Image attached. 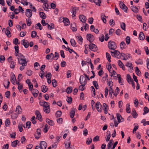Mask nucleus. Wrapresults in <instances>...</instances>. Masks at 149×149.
Wrapping results in <instances>:
<instances>
[{
    "label": "nucleus",
    "mask_w": 149,
    "mask_h": 149,
    "mask_svg": "<svg viewBox=\"0 0 149 149\" xmlns=\"http://www.w3.org/2000/svg\"><path fill=\"white\" fill-rule=\"evenodd\" d=\"M47 146V144L46 142L42 141L40 142V146H36L35 149H46Z\"/></svg>",
    "instance_id": "1"
},
{
    "label": "nucleus",
    "mask_w": 149,
    "mask_h": 149,
    "mask_svg": "<svg viewBox=\"0 0 149 149\" xmlns=\"http://www.w3.org/2000/svg\"><path fill=\"white\" fill-rule=\"evenodd\" d=\"M108 47L110 49L114 50L116 48L117 45L115 42L110 41L108 42Z\"/></svg>",
    "instance_id": "2"
},
{
    "label": "nucleus",
    "mask_w": 149,
    "mask_h": 149,
    "mask_svg": "<svg viewBox=\"0 0 149 149\" xmlns=\"http://www.w3.org/2000/svg\"><path fill=\"white\" fill-rule=\"evenodd\" d=\"M111 56L113 57H115L118 58H120V52L118 51L115 50L114 52H111Z\"/></svg>",
    "instance_id": "3"
},
{
    "label": "nucleus",
    "mask_w": 149,
    "mask_h": 149,
    "mask_svg": "<svg viewBox=\"0 0 149 149\" xmlns=\"http://www.w3.org/2000/svg\"><path fill=\"white\" fill-rule=\"evenodd\" d=\"M18 63L20 65H26L28 61H26L25 58L19 59L18 57L17 58Z\"/></svg>",
    "instance_id": "4"
},
{
    "label": "nucleus",
    "mask_w": 149,
    "mask_h": 149,
    "mask_svg": "<svg viewBox=\"0 0 149 149\" xmlns=\"http://www.w3.org/2000/svg\"><path fill=\"white\" fill-rule=\"evenodd\" d=\"M89 46V49L93 52H96L97 50V46L94 44L90 43Z\"/></svg>",
    "instance_id": "5"
},
{
    "label": "nucleus",
    "mask_w": 149,
    "mask_h": 149,
    "mask_svg": "<svg viewBox=\"0 0 149 149\" xmlns=\"http://www.w3.org/2000/svg\"><path fill=\"white\" fill-rule=\"evenodd\" d=\"M79 82L81 84L86 85L87 83L86 78L83 75L81 76L79 79Z\"/></svg>",
    "instance_id": "6"
},
{
    "label": "nucleus",
    "mask_w": 149,
    "mask_h": 149,
    "mask_svg": "<svg viewBox=\"0 0 149 149\" xmlns=\"http://www.w3.org/2000/svg\"><path fill=\"white\" fill-rule=\"evenodd\" d=\"M86 37L87 40H89L91 43L93 42L94 40V37L91 34H87L86 35Z\"/></svg>",
    "instance_id": "7"
},
{
    "label": "nucleus",
    "mask_w": 149,
    "mask_h": 149,
    "mask_svg": "<svg viewBox=\"0 0 149 149\" xmlns=\"http://www.w3.org/2000/svg\"><path fill=\"white\" fill-rule=\"evenodd\" d=\"M120 8L121 9H122L124 12L127 13V7L122 2L120 1Z\"/></svg>",
    "instance_id": "8"
},
{
    "label": "nucleus",
    "mask_w": 149,
    "mask_h": 149,
    "mask_svg": "<svg viewBox=\"0 0 149 149\" xmlns=\"http://www.w3.org/2000/svg\"><path fill=\"white\" fill-rule=\"evenodd\" d=\"M40 105L42 106L45 107H49V105H50L49 103L46 102L44 101H40L39 102Z\"/></svg>",
    "instance_id": "9"
},
{
    "label": "nucleus",
    "mask_w": 149,
    "mask_h": 149,
    "mask_svg": "<svg viewBox=\"0 0 149 149\" xmlns=\"http://www.w3.org/2000/svg\"><path fill=\"white\" fill-rule=\"evenodd\" d=\"M95 107L98 111L99 112H101L102 111L101 108L102 107V106L99 102H96Z\"/></svg>",
    "instance_id": "10"
},
{
    "label": "nucleus",
    "mask_w": 149,
    "mask_h": 149,
    "mask_svg": "<svg viewBox=\"0 0 149 149\" xmlns=\"http://www.w3.org/2000/svg\"><path fill=\"white\" fill-rule=\"evenodd\" d=\"M79 19L82 23H85L86 20V18L85 16L83 15H80L79 16Z\"/></svg>",
    "instance_id": "11"
},
{
    "label": "nucleus",
    "mask_w": 149,
    "mask_h": 149,
    "mask_svg": "<svg viewBox=\"0 0 149 149\" xmlns=\"http://www.w3.org/2000/svg\"><path fill=\"white\" fill-rule=\"evenodd\" d=\"M16 80V79L14 74L13 73H12L11 76L10 81L12 84L14 85L15 84V81Z\"/></svg>",
    "instance_id": "12"
},
{
    "label": "nucleus",
    "mask_w": 149,
    "mask_h": 149,
    "mask_svg": "<svg viewBox=\"0 0 149 149\" xmlns=\"http://www.w3.org/2000/svg\"><path fill=\"white\" fill-rule=\"evenodd\" d=\"M26 15L28 17H30L32 15V13L31 10L29 9H27L26 10Z\"/></svg>",
    "instance_id": "13"
},
{
    "label": "nucleus",
    "mask_w": 149,
    "mask_h": 149,
    "mask_svg": "<svg viewBox=\"0 0 149 149\" xmlns=\"http://www.w3.org/2000/svg\"><path fill=\"white\" fill-rule=\"evenodd\" d=\"M36 132H37L38 136H37V135H36V134L35 135V138L36 139H38L39 138L40 136V135L41 134V131L40 129L38 128Z\"/></svg>",
    "instance_id": "14"
},
{
    "label": "nucleus",
    "mask_w": 149,
    "mask_h": 149,
    "mask_svg": "<svg viewBox=\"0 0 149 149\" xmlns=\"http://www.w3.org/2000/svg\"><path fill=\"white\" fill-rule=\"evenodd\" d=\"M31 92L34 97H36L38 96L39 92L37 90L34 89Z\"/></svg>",
    "instance_id": "15"
},
{
    "label": "nucleus",
    "mask_w": 149,
    "mask_h": 149,
    "mask_svg": "<svg viewBox=\"0 0 149 149\" xmlns=\"http://www.w3.org/2000/svg\"><path fill=\"white\" fill-rule=\"evenodd\" d=\"M22 41V44L25 48H27L29 46V43L28 42L24 39Z\"/></svg>",
    "instance_id": "16"
},
{
    "label": "nucleus",
    "mask_w": 149,
    "mask_h": 149,
    "mask_svg": "<svg viewBox=\"0 0 149 149\" xmlns=\"http://www.w3.org/2000/svg\"><path fill=\"white\" fill-rule=\"evenodd\" d=\"M75 109L73 108L70 112V115L71 118H73L75 113Z\"/></svg>",
    "instance_id": "17"
},
{
    "label": "nucleus",
    "mask_w": 149,
    "mask_h": 149,
    "mask_svg": "<svg viewBox=\"0 0 149 149\" xmlns=\"http://www.w3.org/2000/svg\"><path fill=\"white\" fill-rule=\"evenodd\" d=\"M139 38L140 40H143L145 39V37L144 33L142 32H141L140 33Z\"/></svg>",
    "instance_id": "18"
},
{
    "label": "nucleus",
    "mask_w": 149,
    "mask_h": 149,
    "mask_svg": "<svg viewBox=\"0 0 149 149\" xmlns=\"http://www.w3.org/2000/svg\"><path fill=\"white\" fill-rule=\"evenodd\" d=\"M16 112L18 114H20L22 112V109L19 105H18L16 107Z\"/></svg>",
    "instance_id": "19"
},
{
    "label": "nucleus",
    "mask_w": 149,
    "mask_h": 149,
    "mask_svg": "<svg viewBox=\"0 0 149 149\" xmlns=\"http://www.w3.org/2000/svg\"><path fill=\"white\" fill-rule=\"evenodd\" d=\"M120 48L122 49L126 48V45L124 41L121 42L120 44Z\"/></svg>",
    "instance_id": "20"
},
{
    "label": "nucleus",
    "mask_w": 149,
    "mask_h": 149,
    "mask_svg": "<svg viewBox=\"0 0 149 149\" xmlns=\"http://www.w3.org/2000/svg\"><path fill=\"white\" fill-rule=\"evenodd\" d=\"M63 22L65 26H68L70 24V21L69 19L67 18H65L64 19H63Z\"/></svg>",
    "instance_id": "21"
},
{
    "label": "nucleus",
    "mask_w": 149,
    "mask_h": 149,
    "mask_svg": "<svg viewBox=\"0 0 149 149\" xmlns=\"http://www.w3.org/2000/svg\"><path fill=\"white\" fill-rule=\"evenodd\" d=\"M46 121L47 123L51 126H53L54 125L53 121L50 120L48 118L46 119Z\"/></svg>",
    "instance_id": "22"
},
{
    "label": "nucleus",
    "mask_w": 149,
    "mask_h": 149,
    "mask_svg": "<svg viewBox=\"0 0 149 149\" xmlns=\"http://www.w3.org/2000/svg\"><path fill=\"white\" fill-rule=\"evenodd\" d=\"M19 143V141L17 140L15 141L12 143L11 146L13 147H15L16 146L17 144Z\"/></svg>",
    "instance_id": "23"
},
{
    "label": "nucleus",
    "mask_w": 149,
    "mask_h": 149,
    "mask_svg": "<svg viewBox=\"0 0 149 149\" xmlns=\"http://www.w3.org/2000/svg\"><path fill=\"white\" fill-rule=\"evenodd\" d=\"M41 91L44 93L46 92L47 91L48 88L47 86L42 85L41 87Z\"/></svg>",
    "instance_id": "24"
},
{
    "label": "nucleus",
    "mask_w": 149,
    "mask_h": 149,
    "mask_svg": "<svg viewBox=\"0 0 149 149\" xmlns=\"http://www.w3.org/2000/svg\"><path fill=\"white\" fill-rule=\"evenodd\" d=\"M131 8L132 10L135 13H137L138 12V8L134 6H132L131 7Z\"/></svg>",
    "instance_id": "25"
},
{
    "label": "nucleus",
    "mask_w": 149,
    "mask_h": 149,
    "mask_svg": "<svg viewBox=\"0 0 149 149\" xmlns=\"http://www.w3.org/2000/svg\"><path fill=\"white\" fill-rule=\"evenodd\" d=\"M103 106L104 107V113L106 114L107 113V108H108V106L106 103H103Z\"/></svg>",
    "instance_id": "26"
},
{
    "label": "nucleus",
    "mask_w": 149,
    "mask_h": 149,
    "mask_svg": "<svg viewBox=\"0 0 149 149\" xmlns=\"http://www.w3.org/2000/svg\"><path fill=\"white\" fill-rule=\"evenodd\" d=\"M105 17H106L104 14H102L101 19L103 22L105 24L107 22V20Z\"/></svg>",
    "instance_id": "27"
},
{
    "label": "nucleus",
    "mask_w": 149,
    "mask_h": 149,
    "mask_svg": "<svg viewBox=\"0 0 149 149\" xmlns=\"http://www.w3.org/2000/svg\"><path fill=\"white\" fill-rule=\"evenodd\" d=\"M77 38L78 40V41L79 44H81L82 43V41L83 40V39L81 36H77Z\"/></svg>",
    "instance_id": "28"
},
{
    "label": "nucleus",
    "mask_w": 149,
    "mask_h": 149,
    "mask_svg": "<svg viewBox=\"0 0 149 149\" xmlns=\"http://www.w3.org/2000/svg\"><path fill=\"white\" fill-rule=\"evenodd\" d=\"M91 2H94L98 6H100V3H101L100 0H92V1H90Z\"/></svg>",
    "instance_id": "29"
},
{
    "label": "nucleus",
    "mask_w": 149,
    "mask_h": 149,
    "mask_svg": "<svg viewBox=\"0 0 149 149\" xmlns=\"http://www.w3.org/2000/svg\"><path fill=\"white\" fill-rule=\"evenodd\" d=\"M127 82H128L129 84H130V83L133 80L132 79L130 75L129 74H127Z\"/></svg>",
    "instance_id": "30"
},
{
    "label": "nucleus",
    "mask_w": 149,
    "mask_h": 149,
    "mask_svg": "<svg viewBox=\"0 0 149 149\" xmlns=\"http://www.w3.org/2000/svg\"><path fill=\"white\" fill-rule=\"evenodd\" d=\"M50 105H49V107H44L43 109L44 111L45 112L47 113H49L50 112Z\"/></svg>",
    "instance_id": "31"
},
{
    "label": "nucleus",
    "mask_w": 149,
    "mask_h": 149,
    "mask_svg": "<svg viewBox=\"0 0 149 149\" xmlns=\"http://www.w3.org/2000/svg\"><path fill=\"white\" fill-rule=\"evenodd\" d=\"M40 17L43 19H45L46 18V16L45 14L43 12H40L39 13Z\"/></svg>",
    "instance_id": "32"
},
{
    "label": "nucleus",
    "mask_w": 149,
    "mask_h": 149,
    "mask_svg": "<svg viewBox=\"0 0 149 149\" xmlns=\"http://www.w3.org/2000/svg\"><path fill=\"white\" fill-rule=\"evenodd\" d=\"M109 95L110 97L112 98L113 96H112V93H114L113 90L112 89L111 87L109 88Z\"/></svg>",
    "instance_id": "33"
},
{
    "label": "nucleus",
    "mask_w": 149,
    "mask_h": 149,
    "mask_svg": "<svg viewBox=\"0 0 149 149\" xmlns=\"http://www.w3.org/2000/svg\"><path fill=\"white\" fill-rule=\"evenodd\" d=\"M71 29L73 31H76L77 29L76 28L75 23H74L73 24H71Z\"/></svg>",
    "instance_id": "34"
},
{
    "label": "nucleus",
    "mask_w": 149,
    "mask_h": 149,
    "mask_svg": "<svg viewBox=\"0 0 149 149\" xmlns=\"http://www.w3.org/2000/svg\"><path fill=\"white\" fill-rule=\"evenodd\" d=\"M117 76L118 77L119 83L121 85H123V84L122 81V78L120 75V74H117Z\"/></svg>",
    "instance_id": "35"
},
{
    "label": "nucleus",
    "mask_w": 149,
    "mask_h": 149,
    "mask_svg": "<svg viewBox=\"0 0 149 149\" xmlns=\"http://www.w3.org/2000/svg\"><path fill=\"white\" fill-rule=\"evenodd\" d=\"M132 115L133 116V118H136L138 116V114L134 109L132 110Z\"/></svg>",
    "instance_id": "36"
},
{
    "label": "nucleus",
    "mask_w": 149,
    "mask_h": 149,
    "mask_svg": "<svg viewBox=\"0 0 149 149\" xmlns=\"http://www.w3.org/2000/svg\"><path fill=\"white\" fill-rule=\"evenodd\" d=\"M10 68L13 69L15 67V62L14 61H11L10 62Z\"/></svg>",
    "instance_id": "37"
},
{
    "label": "nucleus",
    "mask_w": 149,
    "mask_h": 149,
    "mask_svg": "<svg viewBox=\"0 0 149 149\" xmlns=\"http://www.w3.org/2000/svg\"><path fill=\"white\" fill-rule=\"evenodd\" d=\"M10 83V82L8 80L5 81V82L4 84V86L5 88H8L9 87Z\"/></svg>",
    "instance_id": "38"
},
{
    "label": "nucleus",
    "mask_w": 149,
    "mask_h": 149,
    "mask_svg": "<svg viewBox=\"0 0 149 149\" xmlns=\"http://www.w3.org/2000/svg\"><path fill=\"white\" fill-rule=\"evenodd\" d=\"M132 63H129V62L127 63L125 65V66H126L130 68V71H131L133 70V67H132L131 68V67L132 66Z\"/></svg>",
    "instance_id": "39"
},
{
    "label": "nucleus",
    "mask_w": 149,
    "mask_h": 149,
    "mask_svg": "<svg viewBox=\"0 0 149 149\" xmlns=\"http://www.w3.org/2000/svg\"><path fill=\"white\" fill-rule=\"evenodd\" d=\"M72 91V87H68L66 89V92L68 93H71Z\"/></svg>",
    "instance_id": "40"
},
{
    "label": "nucleus",
    "mask_w": 149,
    "mask_h": 149,
    "mask_svg": "<svg viewBox=\"0 0 149 149\" xmlns=\"http://www.w3.org/2000/svg\"><path fill=\"white\" fill-rule=\"evenodd\" d=\"M130 104H128L126 105V111L127 113H130Z\"/></svg>",
    "instance_id": "41"
},
{
    "label": "nucleus",
    "mask_w": 149,
    "mask_h": 149,
    "mask_svg": "<svg viewBox=\"0 0 149 149\" xmlns=\"http://www.w3.org/2000/svg\"><path fill=\"white\" fill-rule=\"evenodd\" d=\"M71 143L70 141L65 143V147L66 149H68L70 147V145Z\"/></svg>",
    "instance_id": "42"
},
{
    "label": "nucleus",
    "mask_w": 149,
    "mask_h": 149,
    "mask_svg": "<svg viewBox=\"0 0 149 149\" xmlns=\"http://www.w3.org/2000/svg\"><path fill=\"white\" fill-rule=\"evenodd\" d=\"M62 112L61 111H58L56 113V117H60L61 115Z\"/></svg>",
    "instance_id": "43"
},
{
    "label": "nucleus",
    "mask_w": 149,
    "mask_h": 149,
    "mask_svg": "<svg viewBox=\"0 0 149 149\" xmlns=\"http://www.w3.org/2000/svg\"><path fill=\"white\" fill-rule=\"evenodd\" d=\"M143 111L144 113H143V114L144 115L149 112V109L147 107H145L144 108Z\"/></svg>",
    "instance_id": "44"
},
{
    "label": "nucleus",
    "mask_w": 149,
    "mask_h": 149,
    "mask_svg": "<svg viewBox=\"0 0 149 149\" xmlns=\"http://www.w3.org/2000/svg\"><path fill=\"white\" fill-rule=\"evenodd\" d=\"M70 43L71 45L73 47H75L76 43L74 40L73 39H71L70 40Z\"/></svg>",
    "instance_id": "45"
},
{
    "label": "nucleus",
    "mask_w": 149,
    "mask_h": 149,
    "mask_svg": "<svg viewBox=\"0 0 149 149\" xmlns=\"http://www.w3.org/2000/svg\"><path fill=\"white\" fill-rule=\"evenodd\" d=\"M93 84L95 87L96 89L98 88L99 86L97 84V82L96 81H93Z\"/></svg>",
    "instance_id": "46"
},
{
    "label": "nucleus",
    "mask_w": 149,
    "mask_h": 149,
    "mask_svg": "<svg viewBox=\"0 0 149 149\" xmlns=\"http://www.w3.org/2000/svg\"><path fill=\"white\" fill-rule=\"evenodd\" d=\"M121 28L124 31H125V24L124 22L120 23Z\"/></svg>",
    "instance_id": "47"
},
{
    "label": "nucleus",
    "mask_w": 149,
    "mask_h": 149,
    "mask_svg": "<svg viewBox=\"0 0 149 149\" xmlns=\"http://www.w3.org/2000/svg\"><path fill=\"white\" fill-rule=\"evenodd\" d=\"M18 116V115L16 113H13L11 115V117L13 119H16L17 117Z\"/></svg>",
    "instance_id": "48"
},
{
    "label": "nucleus",
    "mask_w": 149,
    "mask_h": 149,
    "mask_svg": "<svg viewBox=\"0 0 149 149\" xmlns=\"http://www.w3.org/2000/svg\"><path fill=\"white\" fill-rule=\"evenodd\" d=\"M31 20L29 18L26 19V22L27 24V25L28 26H30L31 24Z\"/></svg>",
    "instance_id": "49"
},
{
    "label": "nucleus",
    "mask_w": 149,
    "mask_h": 149,
    "mask_svg": "<svg viewBox=\"0 0 149 149\" xmlns=\"http://www.w3.org/2000/svg\"><path fill=\"white\" fill-rule=\"evenodd\" d=\"M125 41L127 44L129 45L130 44V38L129 36L126 37L125 38Z\"/></svg>",
    "instance_id": "50"
},
{
    "label": "nucleus",
    "mask_w": 149,
    "mask_h": 149,
    "mask_svg": "<svg viewBox=\"0 0 149 149\" xmlns=\"http://www.w3.org/2000/svg\"><path fill=\"white\" fill-rule=\"evenodd\" d=\"M78 9V8L76 7H73L72 8V14H76V10Z\"/></svg>",
    "instance_id": "51"
},
{
    "label": "nucleus",
    "mask_w": 149,
    "mask_h": 149,
    "mask_svg": "<svg viewBox=\"0 0 149 149\" xmlns=\"http://www.w3.org/2000/svg\"><path fill=\"white\" fill-rule=\"evenodd\" d=\"M54 57V55L52 53H51L49 54H48L46 55V58L47 59H49V57H52V58H53Z\"/></svg>",
    "instance_id": "52"
},
{
    "label": "nucleus",
    "mask_w": 149,
    "mask_h": 149,
    "mask_svg": "<svg viewBox=\"0 0 149 149\" xmlns=\"http://www.w3.org/2000/svg\"><path fill=\"white\" fill-rule=\"evenodd\" d=\"M135 72L136 74L139 76L141 75V72H140L139 69L137 67H136Z\"/></svg>",
    "instance_id": "53"
},
{
    "label": "nucleus",
    "mask_w": 149,
    "mask_h": 149,
    "mask_svg": "<svg viewBox=\"0 0 149 149\" xmlns=\"http://www.w3.org/2000/svg\"><path fill=\"white\" fill-rule=\"evenodd\" d=\"M10 121L9 119H7L5 122V125L6 127H7L10 124Z\"/></svg>",
    "instance_id": "54"
},
{
    "label": "nucleus",
    "mask_w": 149,
    "mask_h": 149,
    "mask_svg": "<svg viewBox=\"0 0 149 149\" xmlns=\"http://www.w3.org/2000/svg\"><path fill=\"white\" fill-rule=\"evenodd\" d=\"M117 119L119 123H120L121 122L120 118H122V116L119 113H117L116 114Z\"/></svg>",
    "instance_id": "55"
},
{
    "label": "nucleus",
    "mask_w": 149,
    "mask_h": 149,
    "mask_svg": "<svg viewBox=\"0 0 149 149\" xmlns=\"http://www.w3.org/2000/svg\"><path fill=\"white\" fill-rule=\"evenodd\" d=\"M81 85L79 87V90H81V91H83L84 89L85 86V85L84 84H81Z\"/></svg>",
    "instance_id": "56"
},
{
    "label": "nucleus",
    "mask_w": 149,
    "mask_h": 149,
    "mask_svg": "<svg viewBox=\"0 0 149 149\" xmlns=\"http://www.w3.org/2000/svg\"><path fill=\"white\" fill-rule=\"evenodd\" d=\"M57 82L55 79L52 80V84L54 87H56L57 86Z\"/></svg>",
    "instance_id": "57"
},
{
    "label": "nucleus",
    "mask_w": 149,
    "mask_h": 149,
    "mask_svg": "<svg viewBox=\"0 0 149 149\" xmlns=\"http://www.w3.org/2000/svg\"><path fill=\"white\" fill-rule=\"evenodd\" d=\"M106 55L107 58V59L108 61L109 62H110L111 61V57L110 54L108 52H107L106 53Z\"/></svg>",
    "instance_id": "58"
},
{
    "label": "nucleus",
    "mask_w": 149,
    "mask_h": 149,
    "mask_svg": "<svg viewBox=\"0 0 149 149\" xmlns=\"http://www.w3.org/2000/svg\"><path fill=\"white\" fill-rule=\"evenodd\" d=\"M49 128V127L47 124L45 125V127L44 129V132L46 133L48 131V130Z\"/></svg>",
    "instance_id": "59"
},
{
    "label": "nucleus",
    "mask_w": 149,
    "mask_h": 149,
    "mask_svg": "<svg viewBox=\"0 0 149 149\" xmlns=\"http://www.w3.org/2000/svg\"><path fill=\"white\" fill-rule=\"evenodd\" d=\"M99 136H95L93 139V141L95 142H96L97 141H99Z\"/></svg>",
    "instance_id": "60"
},
{
    "label": "nucleus",
    "mask_w": 149,
    "mask_h": 149,
    "mask_svg": "<svg viewBox=\"0 0 149 149\" xmlns=\"http://www.w3.org/2000/svg\"><path fill=\"white\" fill-rule=\"evenodd\" d=\"M99 40L101 42H102L104 40V35H102L101 36L99 37Z\"/></svg>",
    "instance_id": "61"
},
{
    "label": "nucleus",
    "mask_w": 149,
    "mask_h": 149,
    "mask_svg": "<svg viewBox=\"0 0 149 149\" xmlns=\"http://www.w3.org/2000/svg\"><path fill=\"white\" fill-rule=\"evenodd\" d=\"M37 35V32L35 31H33L31 33V37L32 38H35Z\"/></svg>",
    "instance_id": "62"
},
{
    "label": "nucleus",
    "mask_w": 149,
    "mask_h": 149,
    "mask_svg": "<svg viewBox=\"0 0 149 149\" xmlns=\"http://www.w3.org/2000/svg\"><path fill=\"white\" fill-rule=\"evenodd\" d=\"M57 123L59 124H62L63 121V119L62 118H60L57 119Z\"/></svg>",
    "instance_id": "63"
},
{
    "label": "nucleus",
    "mask_w": 149,
    "mask_h": 149,
    "mask_svg": "<svg viewBox=\"0 0 149 149\" xmlns=\"http://www.w3.org/2000/svg\"><path fill=\"white\" fill-rule=\"evenodd\" d=\"M92 141V139L91 138H88L86 141V143L87 145L90 144Z\"/></svg>",
    "instance_id": "64"
}]
</instances>
